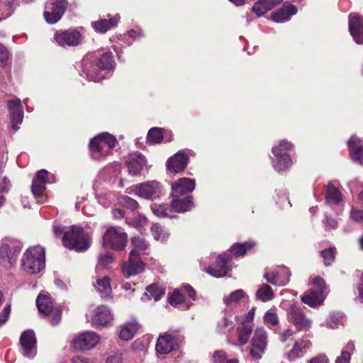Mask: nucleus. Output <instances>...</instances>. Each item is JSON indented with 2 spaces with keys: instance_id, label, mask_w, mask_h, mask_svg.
I'll list each match as a JSON object with an SVG mask.
<instances>
[{
  "instance_id": "nucleus-1",
  "label": "nucleus",
  "mask_w": 363,
  "mask_h": 363,
  "mask_svg": "<svg viewBox=\"0 0 363 363\" xmlns=\"http://www.w3.org/2000/svg\"><path fill=\"white\" fill-rule=\"evenodd\" d=\"M99 55L97 53L88 54L82 60V72L89 81H100L103 77L99 74V71L111 69L115 65L112 52H106L98 60Z\"/></svg>"
},
{
  "instance_id": "nucleus-18",
  "label": "nucleus",
  "mask_w": 363,
  "mask_h": 363,
  "mask_svg": "<svg viewBox=\"0 0 363 363\" xmlns=\"http://www.w3.org/2000/svg\"><path fill=\"white\" fill-rule=\"evenodd\" d=\"M291 273L288 268L282 267L272 272H265L264 277L270 284L279 286H285L289 281Z\"/></svg>"
},
{
  "instance_id": "nucleus-56",
  "label": "nucleus",
  "mask_w": 363,
  "mask_h": 363,
  "mask_svg": "<svg viewBox=\"0 0 363 363\" xmlns=\"http://www.w3.org/2000/svg\"><path fill=\"white\" fill-rule=\"evenodd\" d=\"M350 217L354 221L361 223L363 221V211L355 210L352 208L350 212Z\"/></svg>"
},
{
  "instance_id": "nucleus-42",
  "label": "nucleus",
  "mask_w": 363,
  "mask_h": 363,
  "mask_svg": "<svg viewBox=\"0 0 363 363\" xmlns=\"http://www.w3.org/2000/svg\"><path fill=\"white\" fill-rule=\"evenodd\" d=\"M151 209L153 213L160 218H172L173 217L170 213H172L171 208L167 204L153 203L151 205Z\"/></svg>"
},
{
  "instance_id": "nucleus-27",
  "label": "nucleus",
  "mask_w": 363,
  "mask_h": 363,
  "mask_svg": "<svg viewBox=\"0 0 363 363\" xmlns=\"http://www.w3.org/2000/svg\"><path fill=\"white\" fill-rule=\"evenodd\" d=\"M112 319L110 310L105 306L97 307L92 315V323L99 326L106 325Z\"/></svg>"
},
{
  "instance_id": "nucleus-64",
  "label": "nucleus",
  "mask_w": 363,
  "mask_h": 363,
  "mask_svg": "<svg viewBox=\"0 0 363 363\" xmlns=\"http://www.w3.org/2000/svg\"><path fill=\"white\" fill-rule=\"evenodd\" d=\"M72 363H92L91 361L82 356H74L71 359Z\"/></svg>"
},
{
  "instance_id": "nucleus-52",
  "label": "nucleus",
  "mask_w": 363,
  "mask_h": 363,
  "mask_svg": "<svg viewBox=\"0 0 363 363\" xmlns=\"http://www.w3.org/2000/svg\"><path fill=\"white\" fill-rule=\"evenodd\" d=\"M184 301V296L182 293L175 290L173 294L169 297V302L172 306L180 304Z\"/></svg>"
},
{
  "instance_id": "nucleus-31",
  "label": "nucleus",
  "mask_w": 363,
  "mask_h": 363,
  "mask_svg": "<svg viewBox=\"0 0 363 363\" xmlns=\"http://www.w3.org/2000/svg\"><path fill=\"white\" fill-rule=\"evenodd\" d=\"M172 208L177 213L190 211L194 206L193 197L187 196L183 199L174 198L171 203Z\"/></svg>"
},
{
  "instance_id": "nucleus-38",
  "label": "nucleus",
  "mask_w": 363,
  "mask_h": 363,
  "mask_svg": "<svg viewBox=\"0 0 363 363\" xmlns=\"http://www.w3.org/2000/svg\"><path fill=\"white\" fill-rule=\"evenodd\" d=\"M256 297L257 299L263 302H267L274 298V294L271 286L267 284H263L257 289L256 292Z\"/></svg>"
},
{
  "instance_id": "nucleus-24",
  "label": "nucleus",
  "mask_w": 363,
  "mask_h": 363,
  "mask_svg": "<svg viewBox=\"0 0 363 363\" xmlns=\"http://www.w3.org/2000/svg\"><path fill=\"white\" fill-rule=\"evenodd\" d=\"M188 161L187 155L184 152H179L167 160V167L169 171L178 173L186 168Z\"/></svg>"
},
{
  "instance_id": "nucleus-55",
  "label": "nucleus",
  "mask_w": 363,
  "mask_h": 363,
  "mask_svg": "<svg viewBox=\"0 0 363 363\" xmlns=\"http://www.w3.org/2000/svg\"><path fill=\"white\" fill-rule=\"evenodd\" d=\"M9 59V52L7 49L0 43V66L4 67Z\"/></svg>"
},
{
  "instance_id": "nucleus-8",
  "label": "nucleus",
  "mask_w": 363,
  "mask_h": 363,
  "mask_svg": "<svg viewBox=\"0 0 363 363\" xmlns=\"http://www.w3.org/2000/svg\"><path fill=\"white\" fill-rule=\"evenodd\" d=\"M128 242V235L120 228H108L103 236V245L114 250H123Z\"/></svg>"
},
{
  "instance_id": "nucleus-9",
  "label": "nucleus",
  "mask_w": 363,
  "mask_h": 363,
  "mask_svg": "<svg viewBox=\"0 0 363 363\" xmlns=\"http://www.w3.org/2000/svg\"><path fill=\"white\" fill-rule=\"evenodd\" d=\"M132 191L142 199L153 200L160 196L162 187L157 181H148L134 185Z\"/></svg>"
},
{
  "instance_id": "nucleus-23",
  "label": "nucleus",
  "mask_w": 363,
  "mask_h": 363,
  "mask_svg": "<svg viewBox=\"0 0 363 363\" xmlns=\"http://www.w3.org/2000/svg\"><path fill=\"white\" fill-rule=\"evenodd\" d=\"M177 346V343L174 336L164 334L160 335L157 339L155 349L158 353L166 354L175 350Z\"/></svg>"
},
{
  "instance_id": "nucleus-32",
  "label": "nucleus",
  "mask_w": 363,
  "mask_h": 363,
  "mask_svg": "<svg viewBox=\"0 0 363 363\" xmlns=\"http://www.w3.org/2000/svg\"><path fill=\"white\" fill-rule=\"evenodd\" d=\"M342 200L341 193L335 184L333 182L328 183L325 192V203L332 206L339 204Z\"/></svg>"
},
{
  "instance_id": "nucleus-50",
  "label": "nucleus",
  "mask_w": 363,
  "mask_h": 363,
  "mask_svg": "<svg viewBox=\"0 0 363 363\" xmlns=\"http://www.w3.org/2000/svg\"><path fill=\"white\" fill-rule=\"evenodd\" d=\"M264 320L266 323L274 326L278 324L279 318L276 313L272 311H268L264 315Z\"/></svg>"
},
{
  "instance_id": "nucleus-41",
  "label": "nucleus",
  "mask_w": 363,
  "mask_h": 363,
  "mask_svg": "<svg viewBox=\"0 0 363 363\" xmlns=\"http://www.w3.org/2000/svg\"><path fill=\"white\" fill-rule=\"evenodd\" d=\"M234 327L235 324L233 321L226 316H223L220 320H218L217 324L218 332L223 335H227L230 333Z\"/></svg>"
},
{
  "instance_id": "nucleus-48",
  "label": "nucleus",
  "mask_w": 363,
  "mask_h": 363,
  "mask_svg": "<svg viewBox=\"0 0 363 363\" xmlns=\"http://www.w3.org/2000/svg\"><path fill=\"white\" fill-rule=\"evenodd\" d=\"M113 262V257L111 253L101 254L98 258V265L103 267H108Z\"/></svg>"
},
{
  "instance_id": "nucleus-47",
  "label": "nucleus",
  "mask_w": 363,
  "mask_h": 363,
  "mask_svg": "<svg viewBox=\"0 0 363 363\" xmlns=\"http://www.w3.org/2000/svg\"><path fill=\"white\" fill-rule=\"evenodd\" d=\"M325 265H330L335 259V248L330 247L323 250L320 253Z\"/></svg>"
},
{
  "instance_id": "nucleus-21",
  "label": "nucleus",
  "mask_w": 363,
  "mask_h": 363,
  "mask_svg": "<svg viewBox=\"0 0 363 363\" xmlns=\"http://www.w3.org/2000/svg\"><path fill=\"white\" fill-rule=\"evenodd\" d=\"M145 264L141 260V257L133 256V259L129 255L128 260L124 263L123 267V275L128 278L143 272Z\"/></svg>"
},
{
  "instance_id": "nucleus-14",
  "label": "nucleus",
  "mask_w": 363,
  "mask_h": 363,
  "mask_svg": "<svg viewBox=\"0 0 363 363\" xmlns=\"http://www.w3.org/2000/svg\"><path fill=\"white\" fill-rule=\"evenodd\" d=\"M230 262V259L225 255H220L216 263L213 266H209L206 271L213 277L217 278L223 277L232 269Z\"/></svg>"
},
{
  "instance_id": "nucleus-37",
  "label": "nucleus",
  "mask_w": 363,
  "mask_h": 363,
  "mask_svg": "<svg viewBox=\"0 0 363 363\" xmlns=\"http://www.w3.org/2000/svg\"><path fill=\"white\" fill-rule=\"evenodd\" d=\"M252 322L247 320L240 328H238V340L240 345H244L248 342L252 332Z\"/></svg>"
},
{
  "instance_id": "nucleus-7",
  "label": "nucleus",
  "mask_w": 363,
  "mask_h": 363,
  "mask_svg": "<svg viewBox=\"0 0 363 363\" xmlns=\"http://www.w3.org/2000/svg\"><path fill=\"white\" fill-rule=\"evenodd\" d=\"M293 147L292 143L283 140L279 145L272 147V152L274 155L272 166L276 171H284L291 167L292 161L286 151L291 150Z\"/></svg>"
},
{
  "instance_id": "nucleus-30",
  "label": "nucleus",
  "mask_w": 363,
  "mask_h": 363,
  "mask_svg": "<svg viewBox=\"0 0 363 363\" xmlns=\"http://www.w3.org/2000/svg\"><path fill=\"white\" fill-rule=\"evenodd\" d=\"M310 342L303 339L298 340L295 342L292 349L288 353V359L290 362H294L297 358H300L305 353L306 350L309 348Z\"/></svg>"
},
{
  "instance_id": "nucleus-15",
  "label": "nucleus",
  "mask_w": 363,
  "mask_h": 363,
  "mask_svg": "<svg viewBox=\"0 0 363 363\" xmlns=\"http://www.w3.org/2000/svg\"><path fill=\"white\" fill-rule=\"evenodd\" d=\"M55 40L62 47L77 46L82 40V35L76 30L69 29L57 32L55 34Z\"/></svg>"
},
{
  "instance_id": "nucleus-26",
  "label": "nucleus",
  "mask_w": 363,
  "mask_h": 363,
  "mask_svg": "<svg viewBox=\"0 0 363 363\" xmlns=\"http://www.w3.org/2000/svg\"><path fill=\"white\" fill-rule=\"evenodd\" d=\"M297 13L295 6L284 3L281 8L272 13V19L277 23H283L290 19L291 16Z\"/></svg>"
},
{
  "instance_id": "nucleus-57",
  "label": "nucleus",
  "mask_w": 363,
  "mask_h": 363,
  "mask_svg": "<svg viewBox=\"0 0 363 363\" xmlns=\"http://www.w3.org/2000/svg\"><path fill=\"white\" fill-rule=\"evenodd\" d=\"M48 172L46 169L39 170L34 177L35 179H38L39 181H43L45 183H48Z\"/></svg>"
},
{
  "instance_id": "nucleus-36",
  "label": "nucleus",
  "mask_w": 363,
  "mask_h": 363,
  "mask_svg": "<svg viewBox=\"0 0 363 363\" xmlns=\"http://www.w3.org/2000/svg\"><path fill=\"white\" fill-rule=\"evenodd\" d=\"M36 305L40 313L48 315L52 312L53 303L51 298L45 295H39L36 299Z\"/></svg>"
},
{
  "instance_id": "nucleus-45",
  "label": "nucleus",
  "mask_w": 363,
  "mask_h": 363,
  "mask_svg": "<svg viewBox=\"0 0 363 363\" xmlns=\"http://www.w3.org/2000/svg\"><path fill=\"white\" fill-rule=\"evenodd\" d=\"M151 231L154 238L157 240L164 242L168 238V234L165 233L163 228L157 223L152 225Z\"/></svg>"
},
{
  "instance_id": "nucleus-13",
  "label": "nucleus",
  "mask_w": 363,
  "mask_h": 363,
  "mask_svg": "<svg viewBox=\"0 0 363 363\" xmlns=\"http://www.w3.org/2000/svg\"><path fill=\"white\" fill-rule=\"evenodd\" d=\"M289 320L293 323L298 330H308L311 326V321L304 315L301 308L292 304L288 310Z\"/></svg>"
},
{
  "instance_id": "nucleus-34",
  "label": "nucleus",
  "mask_w": 363,
  "mask_h": 363,
  "mask_svg": "<svg viewBox=\"0 0 363 363\" xmlns=\"http://www.w3.org/2000/svg\"><path fill=\"white\" fill-rule=\"evenodd\" d=\"M131 244L133 249L130 254L132 259L133 256L141 257L142 255L145 254V250H147L149 247L146 240L140 237H134L132 239Z\"/></svg>"
},
{
  "instance_id": "nucleus-58",
  "label": "nucleus",
  "mask_w": 363,
  "mask_h": 363,
  "mask_svg": "<svg viewBox=\"0 0 363 363\" xmlns=\"http://www.w3.org/2000/svg\"><path fill=\"white\" fill-rule=\"evenodd\" d=\"M337 226V221L335 219L331 218L325 215V228L327 230L335 229Z\"/></svg>"
},
{
  "instance_id": "nucleus-59",
  "label": "nucleus",
  "mask_w": 363,
  "mask_h": 363,
  "mask_svg": "<svg viewBox=\"0 0 363 363\" xmlns=\"http://www.w3.org/2000/svg\"><path fill=\"white\" fill-rule=\"evenodd\" d=\"M351 354L347 351H342L341 356L337 357L335 363H350Z\"/></svg>"
},
{
  "instance_id": "nucleus-46",
  "label": "nucleus",
  "mask_w": 363,
  "mask_h": 363,
  "mask_svg": "<svg viewBox=\"0 0 363 363\" xmlns=\"http://www.w3.org/2000/svg\"><path fill=\"white\" fill-rule=\"evenodd\" d=\"M46 183L39 181L38 179L33 178L31 186V190L35 196H42L45 191Z\"/></svg>"
},
{
  "instance_id": "nucleus-12",
  "label": "nucleus",
  "mask_w": 363,
  "mask_h": 363,
  "mask_svg": "<svg viewBox=\"0 0 363 363\" xmlns=\"http://www.w3.org/2000/svg\"><path fill=\"white\" fill-rule=\"evenodd\" d=\"M99 340V336L96 333L86 331L73 339L72 347L78 351L89 350L94 348Z\"/></svg>"
},
{
  "instance_id": "nucleus-10",
  "label": "nucleus",
  "mask_w": 363,
  "mask_h": 363,
  "mask_svg": "<svg viewBox=\"0 0 363 363\" xmlns=\"http://www.w3.org/2000/svg\"><path fill=\"white\" fill-rule=\"evenodd\" d=\"M68 2L67 0H49L46 2L44 17L47 23L54 24L58 22L65 12Z\"/></svg>"
},
{
  "instance_id": "nucleus-51",
  "label": "nucleus",
  "mask_w": 363,
  "mask_h": 363,
  "mask_svg": "<svg viewBox=\"0 0 363 363\" xmlns=\"http://www.w3.org/2000/svg\"><path fill=\"white\" fill-rule=\"evenodd\" d=\"M122 203L125 207L130 209L131 211H135L138 208V203L135 199L125 196L122 198Z\"/></svg>"
},
{
  "instance_id": "nucleus-22",
  "label": "nucleus",
  "mask_w": 363,
  "mask_h": 363,
  "mask_svg": "<svg viewBox=\"0 0 363 363\" xmlns=\"http://www.w3.org/2000/svg\"><path fill=\"white\" fill-rule=\"evenodd\" d=\"M145 163V157L139 152L130 154L126 161L128 172L133 176L140 174Z\"/></svg>"
},
{
  "instance_id": "nucleus-16",
  "label": "nucleus",
  "mask_w": 363,
  "mask_h": 363,
  "mask_svg": "<svg viewBox=\"0 0 363 363\" xmlns=\"http://www.w3.org/2000/svg\"><path fill=\"white\" fill-rule=\"evenodd\" d=\"M24 357L32 358L36 354V338L31 330L24 331L20 337Z\"/></svg>"
},
{
  "instance_id": "nucleus-4",
  "label": "nucleus",
  "mask_w": 363,
  "mask_h": 363,
  "mask_svg": "<svg viewBox=\"0 0 363 363\" xmlns=\"http://www.w3.org/2000/svg\"><path fill=\"white\" fill-rule=\"evenodd\" d=\"M62 242L66 247L77 252L86 250L91 243L88 234L77 225H72L69 230L65 232Z\"/></svg>"
},
{
  "instance_id": "nucleus-2",
  "label": "nucleus",
  "mask_w": 363,
  "mask_h": 363,
  "mask_svg": "<svg viewBox=\"0 0 363 363\" xmlns=\"http://www.w3.org/2000/svg\"><path fill=\"white\" fill-rule=\"evenodd\" d=\"M45 265V251L40 246H34L28 248L21 259L23 269L29 274L40 272Z\"/></svg>"
},
{
  "instance_id": "nucleus-5",
  "label": "nucleus",
  "mask_w": 363,
  "mask_h": 363,
  "mask_svg": "<svg viewBox=\"0 0 363 363\" xmlns=\"http://www.w3.org/2000/svg\"><path fill=\"white\" fill-rule=\"evenodd\" d=\"M22 243L13 238L6 237L0 240V264L10 267L16 260L22 249Z\"/></svg>"
},
{
  "instance_id": "nucleus-3",
  "label": "nucleus",
  "mask_w": 363,
  "mask_h": 363,
  "mask_svg": "<svg viewBox=\"0 0 363 363\" xmlns=\"http://www.w3.org/2000/svg\"><path fill=\"white\" fill-rule=\"evenodd\" d=\"M117 143L116 138L108 133H103L91 140L89 143L90 154L96 160H101L110 154Z\"/></svg>"
},
{
  "instance_id": "nucleus-25",
  "label": "nucleus",
  "mask_w": 363,
  "mask_h": 363,
  "mask_svg": "<svg viewBox=\"0 0 363 363\" xmlns=\"http://www.w3.org/2000/svg\"><path fill=\"white\" fill-rule=\"evenodd\" d=\"M350 149V154L352 160L363 164V145L362 140L355 136H352L347 142Z\"/></svg>"
},
{
  "instance_id": "nucleus-61",
  "label": "nucleus",
  "mask_w": 363,
  "mask_h": 363,
  "mask_svg": "<svg viewBox=\"0 0 363 363\" xmlns=\"http://www.w3.org/2000/svg\"><path fill=\"white\" fill-rule=\"evenodd\" d=\"M295 332L291 329L284 330L279 335V339L282 342H286L289 337L294 335Z\"/></svg>"
},
{
  "instance_id": "nucleus-40",
  "label": "nucleus",
  "mask_w": 363,
  "mask_h": 363,
  "mask_svg": "<svg viewBox=\"0 0 363 363\" xmlns=\"http://www.w3.org/2000/svg\"><path fill=\"white\" fill-rule=\"evenodd\" d=\"M255 245V243L252 241L245 242L244 243H235L231 247V252L235 257L244 256L246 252L252 248Z\"/></svg>"
},
{
  "instance_id": "nucleus-53",
  "label": "nucleus",
  "mask_w": 363,
  "mask_h": 363,
  "mask_svg": "<svg viewBox=\"0 0 363 363\" xmlns=\"http://www.w3.org/2000/svg\"><path fill=\"white\" fill-rule=\"evenodd\" d=\"M213 363H225L228 361L226 353L223 350H217L213 355Z\"/></svg>"
},
{
  "instance_id": "nucleus-35",
  "label": "nucleus",
  "mask_w": 363,
  "mask_h": 363,
  "mask_svg": "<svg viewBox=\"0 0 363 363\" xmlns=\"http://www.w3.org/2000/svg\"><path fill=\"white\" fill-rule=\"evenodd\" d=\"M109 277H104L102 279H98L96 284L94 286L101 297L104 299L111 298L112 289Z\"/></svg>"
},
{
  "instance_id": "nucleus-11",
  "label": "nucleus",
  "mask_w": 363,
  "mask_h": 363,
  "mask_svg": "<svg viewBox=\"0 0 363 363\" xmlns=\"http://www.w3.org/2000/svg\"><path fill=\"white\" fill-rule=\"evenodd\" d=\"M267 344V334L263 328H257L252 338L250 345V354L254 360L262 357Z\"/></svg>"
},
{
  "instance_id": "nucleus-6",
  "label": "nucleus",
  "mask_w": 363,
  "mask_h": 363,
  "mask_svg": "<svg viewBox=\"0 0 363 363\" xmlns=\"http://www.w3.org/2000/svg\"><path fill=\"white\" fill-rule=\"evenodd\" d=\"M311 284L313 288L301 297V301L311 307H315L323 303L329 290L324 279L319 277L313 279Z\"/></svg>"
},
{
  "instance_id": "nucleus-44",
  "label": "nucleus",
  "mask_w": 363,
  "mask_h": 363,
  "mask_svg": "<svg viewBox=\"0 0 363 363\" xmlns=\"http://www.w3.org/2000/svg\"><path fill=\"white\" fill-rule=\"evenodd\" d=\"M145 295L149 299L153 298L155 301H159L164 295L163 290L157 284H151L146 288Z\"/></svg>"
},
{
  "instance_id": "nucleus-49",
  "label": "nucleus",
  "mask_w": 363,
  "mask_h": 363,
  "mask_svg": "<svg viewBox=\"0 0 363 363\" xmlns=\"http://www.w3.org/2000/svg\"><path fill=\"white\" fill-rule=\"evenodd\" d=\"M344 316L340 313H332L329 317L328 323L330 328H335L339 324H342Z\"/></svg>"
},
{
  "instance_id": "nucleus-63",
  "label": "nucleus",
  "mask_w": 363,
  "mask_h": 363,
  "mask_svg": "<svg viewBox=\"0 0 363 363\" xmlns=\"http://www.w3.org/2000/svg\"><path fill=\"white\" fill-rule=\"evenodd\" d=\"M106 363H122V354L116 353L107 358Z\"/></svg>"
},
{
  "instance_id": "nucleus-60",
  "label": "nucleus",
  "mask_w": 363,
  "mask_h": 363,
  "mask_svg": "<svg viewBox=\"0 0 363 363\" xmlns=\"http://www.w3.org/2000/svg\"><path fill=\"white\" fill-rule=\"evenodd\" d=\"M5 6L6 7L5 17H9L13 13V11L16 7V4L15 3V0H7Z\"/></svg>"
},
{
  "instance_id": "nucleus-62",
  "label": "nucleus",
  "mask_w": 363,
  "mask_h": 363,
  "mask_svg": "<svg viewBox=\"0 0 363 363\" xmlns=\"http://www.w3.org/2000/svg\"><path fill=\"white\" fill-rule=\"evenodd\" d=\"M308 363H328V359L325 354H320L308 361Z\"/></svg>"
},
{
  "instance_id": "nucleus-19",
  "label": "nucleus",
  "mask_w": 363,
  "mask_h": 363,
  "mask_svg": "<svg viewBox=\"0 0 363 363\" xmlns=\"http://www.w3.org/2000/svg\"><path fill=\"white\" fill-rule=\"evenodd\" d=\"M13 128L17 130L19 125L21 124L23 119V106L19 99L10 100L8 102Z\"/></svg>"
},
{
  "instance_id": "nucleus-17",
  "label": "nucleus",
  "mask_w": 363,
  "mask_h": 363,
  "mask_svg": "<svg viewBox=\"0 0 363 363\" xmlns=\"http://www.w3.org/2000/svg\"><path fill=\"white\" fill-rule=\"evenodd\" d=\"M195 180L186 177L179 179L172 184V196L179 198L188 193L192 192L195 189Z\"/></svg>"
},
{
  "instance_id": "nucleus-29",
  "label": "nucleus",
  "mask_w": 363,
  "mask_h": 363,
  "mask_svg": "<svg viewBox=\"0 0 363 363\" xmlns=\"http://www.w3.org/2000/svg\"><path fill=\"white\" fill-rule=\"evenodd\" d=\"M120 17L118 15L110 18L109 19L102 18L96 21L92 22L91 25L93 28L101 33H104L111 28L116 27L119 21Z\"/></svg>"
},
{
  "instance_id": "nucleus-43",
  "label": "nucleus",
  "mask_w": 363,
  "mask_h": 363,
  "mask_svg": "<svg viewBox=\"0 0 363 363\" xmlns=\"http://www.w3.org/2000/svg\"><path fill=\"white\" fill-rule=\"evenodd\" d=\"M163 140L162 129L160 128H152L147 133V142L150 144H157Z\"/></svg>"
},
{
  "instance_id": "nucleus-39",
  "label": "nucleus",
  "mask_w": 363,
  "mask_h": 363,
  "mask_svg": "<svg viewBox=\"0 0 363 363\" xmlns=\"http://www.w3.org/2000/svg\"><path fill=\"white\" fill-rule=\"evenodd\" d=\"M246 296L245 292L242 289H238L232 292L228 296L223 297V303L226 306H233L239 303V301Z\"/></svg>"
},
{
  "instance_id": "nucleus-54",
  "label": "nucleus",
  "mask_w": 363,
  "mask_h": 363,
  "mask_svg": "<svg viewBox=\"0 0 363 363\" xmlns=\"http://www.w3.org/2000/svg\"><path fill=\"white\" fill-rule=\"evenodd\" d=\"M11 313V306L7 304L4 306L1 312L0 313V327L4 325L9 318Z\"/></svg>"
},
{
  "instance_id": "nucleus-20",
  "label": "nucleus",
  "mask_w": 363,
  "mask_h": 363,
  "mask_svg": "<svg viewBox=\"0 0 363 363\" xmlns=\"http://www.w3.org/2000/svg\"><path fill=\"white\" fill-rule=\"evenodd\" d=\"M349 30L357 44L363 43V19L357 14L350 15Z\"/></svg>"
},
{
  "instance_id": "nucleus-28",
  "label": "nucleus",
  "mask_w": 363,
  "mask_h": 363,
  "mask_svg": "<svg viewBox=\"0 0 363 363\" xmlns=\"http://www.w3.org/2000/svg\"><path fill=\"white\" fill-rule=\"evenodd\" d=\"M282 1L283 0H257L252 6V11L260 17Z\"/></svg>"
},
{
  "instance_id": "nucleus-33",
  "label": "nucleus",
  "mask_w": 363,
  "mask_h": 363,
  "mask_svg": "<svg viewBox=\"0 0 363 363\" xmlns=\"http://www.w3.org/2000/svg\"><path fill=\"white\" fill-rule=\"evenodd\" d=\"M139 328L137 322H128L120 326L119 337L122 340L128 341L133 337Z\"/></svg>"
}]
</instances>
